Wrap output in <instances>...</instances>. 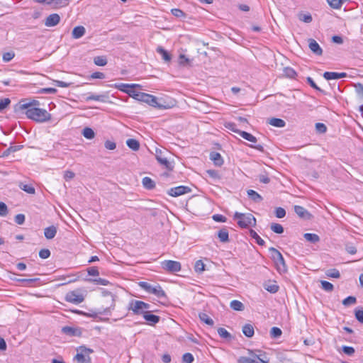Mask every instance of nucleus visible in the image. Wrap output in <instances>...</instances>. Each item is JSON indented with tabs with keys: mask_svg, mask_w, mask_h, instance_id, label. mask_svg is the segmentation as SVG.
Instances as JSON below:
<instances>
[{
	"mask_svg": "<svg viewBox=\"0 0 363 363\" xmlns=\"http://www.w3.org/2000/svg\"><path fill=\"white\" fill-rule=\"evenodd\" d=\"M19 105L27 118L33 121L43 123L51 118V115L45 109L39 108L40 102L37 100L24 99L20 101Z\"/></svg>",
	"mask_w": 363,
	"mask_h": 363,
	"instance_id": "f257e3e1",
	"label": "nucleus"
},
{
	"mask_svg": "<svg viewBox=\"0 0 363 363\" xmlns=\"http://www.w3.org/2000/svg\"><path fill=\"white\" fill-rule=\"evenodd\" d=\"M233 219L237 220L238 225L242 228H247L256 225V218L251 213L235 212Z\"/></svg>",
	"mask_w": 363,
	"mask_h": 363,
	"instance_id": "f03ea898",
	"label": "nucleus"
},
{
	"mask_svg": "<svg viewBox=\"0 0 363 363\" xmlns=\"http://www.w3.org/2000/svg\"><path fill=\"white\" fill-rule=\"evenodd\" d=\"M269 250L270 252L271 257L276 264L277 270L280 273L286 272V265L281 252L274 247H270Z\"/></svg>",
	"mask_w": 363,
	"mask_h": 363,
	"instance_id": "7ed1b4c3",
	"label": "nucleus"
},
{
	"mask_svg": "<svg viewBox=\"0 0 363 363\" xmlns=\"http://www.w3.org/2000/svg\"><path fill=\"white\" fill-rule=\"evenodd\" d=\"M77 353L74 357V361L77 363H91L90 354L94 352V350L91 348H88L85 346H79L77 349Z\"/></svg>",
	"mask_w": 363,
	"mask_h": 363,
	"instance_id": "20e7f679",
	"label": "nucleus"
},
{
	"mask_svg": "<svg viewBox=\"0 0 363 363\" xmlns=\"http://www.w3.org/2000/svg\"><path fill=\"white\" fill-rule=\"evenodd\" d=\"M150 304L142 301L131 300L128 304V311H133L135 315H144L150 309Z\"/></svg>",
	"mask_w": 363,
	"mask_h": 363,
	"instance_id": "39448f33",
	"label": "nucleus"
},
{
	"mask_svg": "<svg viewBox=\"0 0 363 363\" xmlns=\"http://www.w3.org/2000/svg\"><path fill=\"white\" fill-rule=\"evenodd\" d=\"M139 285L146 292L154 294L157 298H161L166 296L165 292L159 284L152 285L146 281H140Z\"/></svg>",
	"mask_w": 363,
	"mask_h": 363,
	"instance_id": "423d86ee",
	"label": "nucleus"
},
{
	"mask_svg": "<svg viewBox=\"0 0 363 363\" xmlns=\"http://www.w3.org/2000/svg\"><path fill=\"white\" fill-rule=\"evenodd\" d=\"M138 96L139 97V101L146 103L152 107L159 108H168L167 106L162 105L160 103H158L157 98L153 95L142 92L140 93V95H138Z\"/></svg>",
	"mask_w": 363,
	"mask_h": 363,
	"instance_id": "0eeeda50",
	"label": "nucleus"
},
{
	"mask_svg": "<svg viewBox=\"0 0 363 363\" xmlns=\"http://www.w3.org/2000/svg\"><path fill=\"white\" fill-rule=\"evenodd\" d=\"M84 295L80 290H74L66 294L65 299L66 301L73 304H79L84 301Z\"/></svg>",
	"mask_w": 363,
	"mask_h": 363,
	"instance_id": "6e6552de",
	"label": "nucleus"
},
{
	"mask_svg": "<svg viewBox=\"0 0 363 363\" xmlns=\"http://www.w3.org/2000/svg\"><path fill=\"white\" fill-rule=\"evenodd\" d=\"M248 354L252 356L254 358H257L258 360L247 357H240L238 359V363H269V359L267 358L263 359L261 358L259 355L254 354L253 351L251 350H248Z\"/></svg>",
	"mask_w": 363,
	"mask_h": 363,
	"instance_id": "1a4fd4ad",
	"label": "nucleus"
},
{
	"mask_svg": "<svg viewBox=\"0 0 363 363\" xmlns=\"http://www.w3.org/2000/svg\"><path fill=\"white\" fill-rule=\"evenodd\" d=\"M161 267L166 272L171 273L178 272L182 268L180 262L174 260H164L161 262Z\"/></svg>",
	"mask_w": 363,
	"mask_h": 363,
	"instance_id": "9d476101",
	"label": "nucleus"
},
{
	"mask_svg": "<svg viewBox=\"0 0 363 363\" xmlns=\"http://www.w3.org/2000/svg\"><path fill=\"white\" fill-rule=\"evenodd\" d=\"M40 4H46L52 6V9H57L68 5L70 0H33Z\"/></svg>",
	"mask_w": 363,
	"mask_h": 363,
	"instance_id": "9b49d317",
	"label": "nucleus"
},
{
	"mask_svg": "<svg viewBox=\"0 0 363 363\" xmlns=\"http://www.w3.org/2000/svg\"><path fill=\"white\" fill-rule=\"evenodd\" d=\"M191 191V189L186 186H178L172 187L167 191V194L173 197H177Z\"/></svg>",
	"mask_w": 363,
	"mask_h": 363,
	"instance_id": "f8f14e48",
	"label": "nucleus"
},
{
	"mask_svg": "<svg viewBox=\"0 0 363 363\" xmlns=\"http://www.w3.org/2000/svg\"><path fill=\"white\" fill-rule=\"evenodd\" d=\"M155 157L157 162L160 164L163 165L167 169L172 170L173 169V164L163 155L161 150H156Z\"/></svg>",
	"mask_w": 363,
	"mask_h": 363,
	"instance_id": "ddd939ff",
	"label": "nucleus"
},
{
	"mask_svg": "<svg viewBox=\"0 0 363 363\" xmlns=\"http://www.w3.org/2000/svg\"><path fill=\"white\" fill-rule=\"evenodd\" d=\"M62 332L69 337H80L82 334V329L77 327L64 326Z\"/></svg>",
	"mask_w": 363,
	"mask_h": 363,
	"instance_id": "4468645a",
	"label": "nucleus"
},
{
	"mask_svg": "<svg viewBox=\"0 0 363 363\" xmlns=\"http://www.w3.org/2000/svg\"><path fill=\"white\" fill-rule=\"evenodd\" d=\"M60 21V16L57 13H52L46 18L45 21V25L47 27H52L57 26Z\"/></svg>",
	"mask_w": 363,
	"mask_h": 363,
	"instance_id": "2eb2a0df",
	"label": "nucleus"
},
{
	"mask_svg": "<svg viewBox=\"0 0 363 363\" xmlns=\"http://www.w3.org/2000/svg\"><path fill=\"white\" fill-rule=\"evenodd\" d=\"M294 211L301 218L310 220L312 218L311 214L303 206H295Z\"/></svg>",
	"mask_w": 363,
	"mask_h": 363,
	"instance_id": "dca6fc26",
	"label": "nucleus"
},
{
	"mask_svg": "<svg viewBox=\"0 0 363 363\" xmlns=\"http://www.w3.org/2000/svg\"><path fill=\"white\" fill-rule=\"evenodd\" d=\"M108 96L106 94H89V95L85 98L86 101H96L101 102H106L108 99Z\"/></svg>",
	"mask_w": 363,
	"mask_h": 363,
	"instance_id": "f3484780",
	"label": "nucleus"
},
{
	"mask_svg": "<svg viewBox=\"0 0 363 363\" xmlns=\"http://www.w3.org/2000/svg\"><path fill=\"white\" fill-rule=\"evenodd\" d=\"M347 76V74L345 72H325L323 74V77L326 80H332V79H339L341 78H344Z\"/></svg>",
	"mask_w": 363,
	"mask_h": 363,
	"instance_id": "a211bd4d",
	"label": "nucleus"
},
{
	"mask_svg": "<svg viewBox=\"0 0 363 363\" xmlns=\"http://www.w3.org/2000/svg\"><path fill=\"white\" fill-rule=\"evenodd\" d=\"M308 46L311 50L316 55H321L323 53V50L318 45V43L313 39H310L308 40Z\"/></svg>",
	"mask_w": 363,
	"mask_h": 363,
	"instance_id": "6ab92c4d",
	"label": "nucleus"
},
{
	"mask_svg": "<svg viewBox=\"0 0 363 363\" xmlns=\"http://www.w3.org/2000/svg\"><path fill=\"white\" fill-rule=\"evenodd\" d=\"M111 86L116 88L118 90L121 91H123L124 93H126L128 89H129L130 88L139 87L140 85L139 84H129L121 83V84H115L113 85H111Z\"/></svg>",
	"mask_w": 363,
	"mask_h": 363,
	"instance_id": "aec40b11",
	"label": "nucleus"
},
{
	"mask_svg": "<svg viewBox=\"0 0 363 363\" xmlns=\"http://www.w3.org/2000/svg\"><path fill=\"white\" fill-rule=\"evenodd\" d=\"M57 233V228L54 225L49 226L44 230V235L45 237L48 239L51 240L55 238Z\"/></svg>",
	"mask_w": 363,
	"mask_h": 363,
	"instance_id": "412c9836",
	"label": "nucleus"
},
{
	"mask_svg": "<svg viewBox=\"0 0 363 363\" xmlns=\"http://www.w3.org/2000/svg\"><path fill=\"white\" fill-rule=\"evenodd\" d=\"M85 33V28L84 26H79L74 28L72 35L74 39H79L82 38Z\"/></svg>",
	"mask_w": 363,
	"mask_h": 363,
	"instance_id": "4be33fe9",
	"label": "nucleus"
},
{
	"mask_svg": "<svg viewBox=\"0 0 363 363\" xmlns=\"http://www.w3.org/2000/svg\"><path fill=\"white\" fill-rule=\"evenodd\" d=\"M210 159L214 162L216 166L220 167L223 160L220 153L213 152L210 154Z\"/></svg>",
	"mask_w": 363,
	"mask_h": 363,
	"instance_id": "5701e85b",
	"label": "nucleus"
},
{
	"mask_svg": "<svg viewBox=\"0 0 363 363\" xmlns=\"http://www.w3.org/2000/svg\"><path fill=\"white\" fill-rule=\"evenodd\" d=\"M144 319L149 322L150 324L153 325L159 322L160 317L153 314L149 313V310L147 311L143 315Z\"/></svg>",
	"mask_w": 363,
	"mask_h": 363,
	"instance_id": "b1692460",
	"label": "nucleus"
},
{
	"mask_svg": "<svg viewBox=\"0 0 363 363\" xmlns=\"http://www.w3.org/2000/svg\"><path fill=\"white\" fill-rule=\"evenodd\" d=\"M248 197L255 203H259L262 201V197L255 191L249 189L247 191Z\"/></svg>",
	"mask_w": 363,
	"mask_h": 363,
	"instance_id": "393cba45",
	"label": "nucleus"
},
{
	"mask_svg": "<svg viewBox=\"0 0 363 363\" xmlns=\"http://www.w3.org/2000/svg\"><path fill=\"white\" fill-rule=\"evenodd\" d=\"M268 123L277 128H284L286 125V122L284 120L277 118L268 119Z\"/></svg>",
	"mask_w": 363,
	"mask_h": 363,
	"instance_id": "a878e982",
	"label": "nucleus"
},
{
	"mask_svg": "<svg viewBox=\"0 0 363 363\" xmlns=\"http://www.w3.org/2000/svg\"><path fill=\"white\" fill-rule=\"evenodd\" d=\"M233 131L238 133L242 138H244L250 142H252V143L257 142V138L254 135H252V134H250L247 132L242 131V130H233Z\"/></svg>",
	"mask_w": 363,
	"mask_h": 363,
	"instance_id": "bb28decb",
	"label": "nucleus"
},
{
	"mask_svg": "<svg viewBox=\"0 0 363 363\" xmlns=\"http://www.w3.org/2000/svg\"><path fill=\"white\" fill-rule=\"evenodd\" d=\"M242 333L247 337H252L254 335L255 330L252 324H245L242 327Z\"/></svg>",
	"mask_w": 363,
	"mask_h": 363,
	"instance_id": "cd10ccee",
	"label": "nucleus"
},
{
	"mask_svg": "<svg viewBox=\"0 0 363 363\" xmlns=\"http://www.w3.org/2000/svg\"><path fill=\"white\" fill-rule=\"evenodd\" d=\"M143 186L148 190L152 189L155 186V182L150 177H145L142 181Z\"/></svg>",
	"mask_w": 363,
	"mask_h": 363,
	"instance_id": "c85d7f7f",
	"label": "nucleus"
},
{
	"mask_svg": "<svg viewBox=\"0 0 363 363\" xmlns=\"http://www.w3.org/2000/svg\"><path fill=\"white\" fill-rule=\"evenodd\" d=\"M126 145H128V147L130 149H131V150H133L134 151H137L140 148V143L135 139H133V138L128 139L126 140Z\"/></svg>",
	"mask_w": 363,
	"mask_h": 363,
	"instance_id": "c756f323",
	"label": "nucleus"
},
{
	"mask_svg": "<svg viewBox=\"0 0 363 363\" xmlns=\"http://www.w3.org/2000/svg\"><path fill=\"white\" fill-rule=\"evenodd\" d=\"M218 237L220 242H228L229 240L228 231L225 228L220 230L218 233Z\"/></svg>",
	"mask_w": 363,
	"mask_h": 363,
	"instance_id": "7c9ffc66",
	"label": "nucleus"
},
{
	"mask_svg": "<svg viewBox=\"0 0 363 363\" xmlns=\"http://www.w3.org/2000/svg\"><path fill=\"white\" fill-rule=\"evenodd\" d=\"M303 237L307 241L311 243H316L320 240L319 236L315 233H305Z\"/></svg>",
	"mask_w": 363,
	"mask_h": 363,
	"instance_id": "2f4dec72",
	"label": "nucleus"
},
{
	"mask_svg": "<svg viewBox=\"0 0 363 363\" xmlns=\"http://www.w3.org/2000/svg\"><path fill=\"white\" fill-rule=\"evenodd\" d=\"M230 306L231 308L237 311H242L245 308L243 303L238 300L232 301Z\"/></svg>",
	"mask_w": 363,
	"mask_h": 363,
	"instance_id": "473e14b6",
	"label": "nucleus"
},
{
	"mask_svg": "<svg viewBox=\"0 0 363 363\" xmlns=\"http://www.w3.org/2000/svg\"><path fill=\"white\" fill-rule=\"evenodd\" d=\"M82 135L85 138L89 140H91L95 137L94 131L89 127H86L83 129Z\"/></svg>",
	"mask_w": 363,
	"mask_h": 363,
	"instance_id": "72a5a7b5",
	"label": "nucleus"
},
{
	"mask_svg": "<svg viewBox=\"0 0 363 363\" xmlns=\"http://www.w3.org/2000/svg\"><path fill=\"white\" fill-rule=\"evenodd\" d=\"M249 234L252 238L255 240L256 242L259 245L262 246L264 245V241L259 236V235L254 230L250 229L249 231Z\"/></svg>",
	"mask_w": 363,
	"mask_h": 363,
	"instance_id": "f704fd0d",
	"label": "nucleus"
},
{
	"mask_svg": "<svg viewBox=\"0 0 363 363\" xmlns=\"http://www.w3.org/2000/svg\"><path fill=\"white\" fill-rule=\"evenodd\" d=\"M325 275L328 278L338 279L340 277V273L336 269H330L326 270Z\"/></svg>",
	"mask_w": 363,
	"mask_h": 363,
	"instance_id": "c9c22d12",
	"label": "nucleus"
},
{
	"mask_svg": "<svg viewBox=\"0 0 363 363\" xmlns=\"http://www.w3.org/2000/svg\"><path fill=\"white\" fill-rule=\"evenodd\" d=\"M269 334L272 338L277 339L281 337L282 331L279 328L273 327L271 328Z\"/></svg>",
	"mask_w": 363,
	"mask_h": 363,
	"instance_id": "e433bc0d",
	"label": "nucleus"
},
{
	"mask_svg": "<svg viewBox=\"0 0 363 363\" xmlns=\"http://www.w3.org/2000/svg\"><path fill=\"white\" fill-rule=\"evenodd\" d=\"M94 63L97 66H105L107 64V59L105 56H96L94 58Z\"/></svg>",
	"mask_w": 363,
	"mask_h": 363,
	"instance_id": "4c0bfd02",
	"label": "nucleus"
},
{
	"mask_svg": "<svg viewBox=\"0 0 363 363\" xmlns=\"http://www.w3.org/2000/svg\"><path fill=\"white\" fill-rule=\"evenodd\" d=\"M157 52L158 53H160L162 57V59L166 61V62H169L171 60V56L168 53V52L167 50H165L162 47H158L157 48Z\"/></svg>",
	"mask_w": 363,
	"mask_h": 363,
	"instance_id": "58836bf2",
	"label": "nucleus"
},
{
	"mask_svg": "<svg viewBox=\"0 0 363 363\" xmlns=\"http://www.w3.org/2000/svg\"><path fill=\"white\" fill-rule=\"evenodd\" d=\"M200 320L206 323L208 325H213L214 322L213 320L205 313H201L199 315Z\"/></svg>",
	"mask_w": 363,
	"mask_h": 363,
	"instance_id": "ea45409f",
	"label": "nucleus"
},
{
	"mask_svg": "<svg viewBox=\"0 0 363 363\" xmlns=\"http://www.w3.org/2000/svg\"><path fill=\"white\" fill-rule=\"evenodd\" d=\"M354 88L358 98L362 102H363V85L360 83H358L354 85Z\"/></svg>",
	"mask_w": 363,
	"mask_h": 363,
	"instance_id": "a19ab883",
	"label": "nucleus"
},
{
	"mask_svg": "<svg viewBox=\"0 0 363 363\" xmlns=\"http://www.w3.org/2000/svg\"><path fill=\"white\" fill-rule=\"evenodd\" d=\"M271 230L277 234H281L284 233V228L279 223H273L271 224Z\"/></svg>",
	"mask_w": 363,
	"mask_h": 363,
	"instance_id": "79ce46f5",
	"label": "nucleus"
},
{
	"mask_svg": "<svg viewBox=\"0 0 363 363\" xmlns=\"http://www.w3.org/2000/svg\"><path fill=\"white\" fill-rule=\"evenodd\" d=\"M19 187L21 189H22L23 191H26L28 194H35V188L30 184H21L19 185Z\"/></svg>",
	"mask_w": 363,
	"mask_h": 363,
	"instance_id": "37998d69",
	"label": "nucleus"
},
{
	"mask_svg": "<svg viewBox=\"0 0 363 363\" xmlns=\"http://www.w3.org/2000/svg\"><path fill=\"white\" fill-rule=\"evenodd\" d=\"M321 288L325 291L330 292L333 290V285L327 281H320Z\"/></svg>",
	"mask_w": 363,
	"mask_h": 363,
	"instance_id": "c03bdc74",
	"label": "nucleus"
},
{
	"mask_svg": "<svg viewBox=\"0 0 363 363\" xmlns=\"http://www.w3.org/2000/svg\"><path fill=\"white\" fill-rule=\"evenodd\" d=\"M194 269L197 273H201L205 270V264L202 260H197L196 262Z\"/></svg>",
	"mask_w": 363,
	"mask_h": 363,
	"instance_id": "a18cd8bd",
	"label": "nucleus"
},
{
	"mask_svg": "<svg viewBox=\"0 0 363 363\" xmlns=\"http://www.w3.org/2000/svg\"><path fill=\"white\" fill-rule=\"evenodd\" d=\"M357 303V298L354 296H348L342 301V304L345 306H349L350 305H354Z\"/></svg>",
	"mask_w": 363,
	"mask_h": 363,
	"instance_id": "49530a36",
	"label": "nucleus"
},
{
	"mask_svg": "<svg viewBox=\"0 0 363 363\" xmlns=\"http://www.w3.org/2000/svg\"><path fill=\"white\" fill-rule=\"evenodd\" d=\"M284 74L286 77L289 78H294L296 75V72L291 67H285L284 69Z\"/></svg>",
	"mask_w": 363,
	"mask_h": 363,
	"instance_id": "de8ad7c7",
	"label": "nucleus"
},
{
	"mask_svg": "<svg viewBox=\"0 0 363 363\" xmlns=\"http://www.w3.org/2000/svg\"><path fill=\"white\" fill-rule=\"evenodd\" d=\"M218 333L220 337L224 339H229L231 337V335L225 328H219L218 329Z\"/></svg>",
	"mask_w": 363,
	"mask_h": 363,
	"instance_id": "09e8293b",
	"label": "nucleus"
},
{
	"mask_svg": "<svg viewBox=\"0 0 363 363\" xmlns=\"http://www.w3.org/2000/svg\"><path fill=\"white\" fill-rule=\"evenodd\" d=\"M133 89L134 88H130L129 89H128V91H126V94H128L130 96L133 97V99L138 101L139 97L138 96V95H140L141 92H138V91L134 90Z\"/></svg>",
	"mask_w": 363,
	"mask_h": 363,
	"instance_id": "8fccbe9b",
	"label": "nucleus"
},
{
	"mask_svg": "<svg viewBox=\"0 0 363 363\" xmlns=\"http://www.w3.org/2000/svg\"><path fill=\"white\" fill-rule=\"evenodd\" d=\"M15 56L14 52H7L3 54L2 59L5 62H8L11 61Z\"/></svg>",
	"mask_w": 363,
	"mask_h": 363,
	"instance_id": "3c124183",
	"label": "nucleus"
},
{
	"mask_svg": "<svg viewBox=\"0 0 363 363\" xmlns=\"http://www.w3.org/2000/svg\"><path fill=\"white\" fill-rule=\"evenodd\" d=\"M182 360L185 363H192L194 360V357L191 353L187 352L183 354Z\"/></svg>",
	"mask_w": 363,
	"mask_h": 363,
	"instance_id": "603ef678",
	"label": "nucleus"
},
{
	"mask_svg": "<svg viewBox=\"0 0 363 363\" xmlns=\"http://www.w3.org/2000/svg\"><path fill=\"white\" fill-rule=\"evenodd\" d=\"M315 130L319 133H324L327 130V127L322 123H317L315 124Z\"/></svg>",
	"mask_w": 363,
	"mask_h": 363,
	"instance_id": "864d4df0",
	"label": "nucleus"
},
{
	"mask_svg": "<svg viewBox=\"0 0 363 363\" xmlns=\"http://www.w3.org/2000/svg\"><path fill=\"white\" fill-rule=\"evenodd\" d=\"M53 82L56 86L63 88L69 87L72 84V82H65L60 80H54Z\"/></svg>",
	"mask_w": 363,
	"mask_h": 363,
	"instance_id": "5fc2aeb1",
	"label": "nucleus"
},
{
	"mask_svg": "<svg viewBox=\"0 0 363 363\" xmlns=\"http://www.w3.org/2000/svg\"><path fill=\"white\" fill-rule=\"evenodd\" d=\"M354 315L356 319L361 323H363V310L356 309L354 311Z\"/></svg>",
	"mask_w": 363,
	"mask_h": 363,
	"instance_id": "6e6d98bb",
	"label": "nucleus"
},
{
	"mask_svg": "<svg viewBox=\"0 0 363 363\" xmlns=\"http://www.w3.org/2000/svg\"><path fill=\"white\" fill-rule=\"evenodd\" d=\"M275 215L278 218H282L286 216V211L281 207H278L275 210Z\"/></svg>",
	"mask_w": 363,
	"mask_h": 363,
	"instance_id": "4d7b16f0",
	"label": "nucleus"
},
{
	"mask_svg": "<svg viewBox=\"0 0 363 363\" xmlns=\"http://www.w3.org/2000/svg\"><path fill=\"white\" fill-rule=\"evenodd\" d=\"M50 256V251L48 249H42L39 252V257L42 259H47Z\"/></svg>",
	"mask_w": 363,
	"mask_h": 363,
	"instance_id": "13d9d810",
	"label": "nucleus"
},
{
	"mask_svg": "<svg viewBox=\"0 0 363 363\" xmlns=\"http://www.w3.org/2000/svg\"><path fill=\"white\" fill-rule=\"evenodd\" d=\"M299 20L305 23H311L312 21V16L311 14H301Z\"/></svg>",
	"mask_w": 363,
	"mask_h": 363,
	"instance_id": "bf43d9fd",
	"label": "nucleus"
},
{
	"mask_svg": "<svg viewBox=\"0 0 363 363\" xmlns=\"http://www.w3.org/2000/svg\"><path fill=\"white\" fill-rule=\"evenodd\" d=\"M11 101L8 98L0 100V112H1L10 104Z\"/></svg>",
	"mask_w": 363,
	"mask_h": 363,
	"instance_id": "052dcab7",
	"label": "nucleus"
},
{
	"mask_svg": "<svg viewBox=\"0 0 363 363\" xmlns=\"http://www.w3.org/2000/svg\"><path fill=\"white\" fill-rule=\"evenodd\" d=\"M104 146L107 150H113L116 147V144L113 141L106 140L104 143Z\"/></svg>",
	"mask_w": 363,
	"mask_h": 363,
	"instance_id": "680f3d73",
	"label": "nucleus"
},
{
	"mask_svg": "<svg viewBox=\"0 0 363 363\" xmlns=\"http://www.w3.org/2000/svg\"><path fill=\"white\" fill-rule=\"evenodd\" d=\"M8 213L7 206L4 202H0V216H6Z\"/></svg>",
	"mask_w": 363,
	"mask_h": 363,
	"instance_id": "e2e57ef3",
	"label": "nucleus"
},
{
	"mask_svg": "<svg viewBox=\"0 0 363 363\" xmlns=\"http://www.w3.org/2000/svg\"><path fill=\"white\" fill-rule=\"evenodd\" d=\"M206 174L211 178L218 179H220L218 172L213 169H208L206 171Z\"/></svg>",
	"mask_w": 363,
	"mask_h": 363,
	"instance_id": "0e129e2a",
	"label": "nucleus"
},
{
	"mask_svg": "<svg viewBox=\"0 0 363 363\" xmlns=\"http://www.w3.org/2000/svg\"><path fill=\"white\" fill-rule=\"evenodd\" d=\"M15 222L18 225H22L25 221V216L19 213L15 216Z\"/></svg>",
	"mask_w": 363,
	"mask_h": 363,
	"instance_id": "69168bd1",
	"label": "nucleus"
},
{
	"mask_svg": "<svg viewBox=\"0 0 363 363\" xmlns=\"http://www.w3.org/2000/svg\"><path fill=\"white\" fill-rule=\"evenodd\" d=\"M342 351L347 355H352L354 353V349L350 346H343Z\"/></svg>",
	"mask_w": 363,
	"mask_h": 363,
	"instance_id": "338daca9",
	"label": "nucleus"
},
{
	"mask_svg": "<svg viewBox=\"0 0 363 363\" xmlns=\"http://www.w3.org/2000/svg\"><path fill=\"white\" fill-rule=\"evenodd\" d=\"M74 176H75V174L73 172L67 170L65 172L64 179L66 181H69V180L72 179L74 177Z\"/></svg>",
	"mask_w": 363,
	"mask_h": 363,
	"instance_id": "774afa93",
	"label": "nucleus"
}]
</instances>
